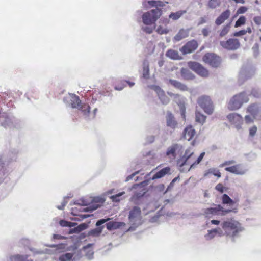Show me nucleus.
I'll return each instance as SVG.
<instances>
[{
  "label": "nucleus",
  "mask_w": 261,
  "mask_h": 261,
  "mask_svg": "<svg viewBox=\"0 0 261 261\" xmlns=\"http://www.w3.org/2000/svg\"><path fill=\"white\" fill-rule=\"evenodd\" d=\"M205 152H202L197 159L193 161L194 152L192 151L191 149H187L186 150L184 155L178 159L177 164L180 167L184 165H190V168L188 169V171H189L191 169L194 168L195 165L198 164L202 161Z\"/></svg>",
  "instance_id": "nucleus-1"
},
{
  "label": "nucleus",
  "mask_w": 261,
  "mask_h": 261,
  "mask_svg": "<svg viewBox=\"0 0 261 261\" xmlns=\"http://www.w3.org/2000/svg\"><path fill=\"white\" fill-rule=\"evenodd\" d=\"M222 228L227 236L234 237L242 230L241 224L237 221L229 219L222 223Z\"/></svg>",
  "instance_id": "nucleus-2"
},
{
  "label": "nucleus",
  "mask_w": 261,
  "mask_h": 261,
  "mask_svg": "<svg viewBox=\"0 0 261 261\" xmlns=\"http://www.w3.org/2000/svg\"><path fill=\"white\" fill-rule=\"evenodd\" d=\"M249 101L248 96L244 92L235 95L229 101L228 108L230 110H236L241 107L244 103Z\"/></svg>",
  "instance_id": "nucleus-3"
},
{
  "label": "nucleus",
  "mask_w": 261,
  "mask_h": 261,
  "mask_svg": "<svg viewBox=\"0 0 261 261\" xmlns=\"http://www.w3.org/2000/svg\"><path fill=\"white\" fill-rule=\"evenodd\" d=\"M161 15L162 11L160 9L158 8L152 9L142 15V21L147 25L155 24V22Z\"/></svg>",
  "instance_id": "nucleus-4"
},
{
  "label": "nucleus",
  "mask_w": 261,
  "mask_h": 261,
  "mask_svg": "<svg viewBox=\"0 0 261 261\" xmlns=\"http://www.w3.org/2000/svg\"><path fill=\"white\" fill-rule=\"evenodd\" d=\"M199 106L208 115H211L214 111V105L210 97L201 96L197 99Z\"/></svg>",
  "instance_id": "nucleus-5"
},
{
  "label": "nucleus",
  "mask_w": 261,
  "mask_h": 261,
  "mask_svg": "<svg viewBox=\"0 0 261 261\" xmlns=\"http://www.w3.org/2000/svg\"><path fill=\"white\" fill-rule=\"evenodd\" d=\"M188 66L190 69L201 77H207L209 75L208 70L198 62L189 61L188 62Z\"/></svg>",
  "instance_id": "nucleus-6"
},
{
  "label": "nucleus",
  "mask_w": 261,
  "mask_h": 261,
  "mask_svg": "<svg viewBox=\"0 0 261 261\" xmlns=\"http://www.w3.org/2000/svg\"><path fill=\"white\" fill-rule=\"evenodd\" d=\"M232 211L230 209L225 210L221 205H215L214 207H210L205 209L203 215L205 217H211L216 215H225Z\"/></svg>",
  "instance_id": "nucleus-7"
},
{
  "label": "nucleus",
  "mask_w": 261,
  "mask_h": 261,
  "mask_svg": "<svg viewBox=\"0 0 261 261\" xmlns=\"http://www.w3.org/2000/svg\"><path fill=\"white\" fill-rule=\"evenodd\" d=\"M87 205V202L85 201H82L81 205H79L78 207H75L72 208V214L74 216H79V218H78L79 220H82L85 218H88L89 215H83L82 214H79L77 213V211L79 210L80 212H92L93 210H95L97 207H91V206L84 207L83 206Z\"/></svg>",
  "instance_id": "nucleus-8"
},
{
  "label": "nucleus",
  "mask_w": 261,
  "mask_h": 261,
  "mask_svg": "<svg viewBox=\"0 0 261 261\" xmlns=\"http://www.w3.org/2000/svg\"><path fill=\"white\" fill-rule=\"evenodd\" d=\"M204 62L213 67H218L221 64L220 58L213 53H206L202 58Z\"/></svg>",
  "instance_id": "nucleus-9"
},
{
  "label": "nucleus",
  "mask_w": 261,
  "mask_h": 261,
  "mask_svg": "<svg viewBox=\"0 0 261 261\" xmlns=\"http://www.w3.org/2000/svg\"><path fill=\"white\" fill-rule=\"evenodd\" d=\"M220 45L226 49L234 50L239 48L240 43L238 39L230 38L227 41H221Z\"/></svg>",
  "instance_id": "nucleus-10"
},
{
  "label": "nucleus",
  "mask_w": 261,
  "mask_h": 261,
  "mask_svg": "<svg viewBox=\"0 0 261 261\" xmlns=\"http://www.w3.org/2000/svg\"><path fill=\"white\" fill-rule=\"evenodd\" d=\"M198 44L197 41L194 39L188 41L179 50L183 55L190 54L194 51L198 47Z\"/></svg>",
  "instance_id": "nucleus-11"
},
{
  "label": "nucleus",
  "mask_w": 261,
  "mask_h": 261,
  "mask_svg": "<svg viewBox=\"0 0 261 261\" xmlns=\"http://www.w3.org/2000/svg\"><path fill=\"white\" fill-rule=\"evenodd\" d=\"M110 219H102L98 220L96 223V226H99L97 228L91 229L88 232V236H92V237H98L100 236L101 233L102 231L104 226H100L102 224L108 221Z\"/></svg>",
  "instance_id": "nucleus-12"
},
{
  "label": "nucleus",
  "mask_w": 261,
  "mask_h": 261,
  "mask_svg": "<svg viewBox=\"0 0 261 261\" xmlns=\"http://www.w3.org/2000/svg\"><path fill=\"white\" fill-rule=\"evenodd\" d=\"M129 221L135 223L141 219V208L138 206H134L130 211L128 216Z\"/></svg>",
  "instance_id": "nucleus-13"
},
{
  "label": "nucleus",
  "mask_w": 261,
  "mask_h": 261,
  "mask_svg": "<svg viewBox=\"0 0 261 261\" xmlns=\"http://www.w3.org/2000/svg\"><path fill=\"white\" fill-rule=\"evenodd\" d=\"M225 171L237 175H243L246 170L241 164H236L225 168Z\"/></svg>",
  "instance_id": "nucleus-14"
},
{
  "label": "nucleus",
  "mask_w": 261,
  "mask_h": 261,
  "mask_svg": "<svg viewBox=\"0 0 261 261\" xmlns=\"http://www.w3.org/2000/svg\"><path fill=\"white\" fill-rule=\"evenodd\" d=\"M196 132L191 125L187 126L182 133L183 137L188 141L192 140Z\"/></svg>",
  "instance_id": "nucleus-15"
},
{
  "label": "nucleus",
  "mask_w": 261,
  "mask_h": 261,
  "mask_svg": "<svg viewBox=\"0 0 261 261\" xmlns=\"http://www.w3.org/2000/svg\"><path fill=\"white\" fill-rule=\"evenodd\" d=\"M230 11L227 9L223 11L216 19L215 24L217 25H220L227 20L230 16Z\"/></svg>",
  "instance_id": "nucleus-16"
},
{
  "label": "nucleus",
  "mask_w": 261,
  "mask_h": 261,
  "mask_svg": "<svg viewBox=\"0 0 261 261\" xmlns=\"http://www.w3.org/2000/svg\"><path fill=\"white\" fill-rule=\"evenodd\" d=\"M145 193V191H144V190L139 192H136L131 197L130 201L135 204H139L140 203V200L144 195Z\"/></svg>",
  "instance_id": "nucleus-17"
},
{
  "label": "nucleus",
  "mask_w": 261,
  "mask_h": 261,
  "mask_svg": "<svg viewBox=\"0 0 261 261\" xmlns=\"http://www.w3.org/2000/svg\"><path fill=\"white\" fill-rule=\"evenodd\" d=\"M167 125L171 128L174 129L177 125L174 116L171 113H168L166 116Z\"/></svg>",
  "instance_id": "nucleus-18"
},
{
  "label": "nucleus",
  "mask_w": 261,
  "mask_h": 261,
  "mask_svg": "<svg viewBox=\"0 0 261 261\" xmlns=\"http://www.w3.org/2000/svg\"><path fill=\"white\" fill-rule=\"evenodd\" d=\"M227 117L229 121L233 124H240L243 121L242 117L236 113L230 114L227 115Z\"/></svg>",
  "instance_id": "nucleus-19"
},
{
  "label": "nucleus",
  "mask_w": 261,
  "mask_h": 261,
  "mask_svg": "<svg viewBox=\"0 0 261 261\" xmlns=\"http://www.w3.org/2000/svg\"><path fill=\"white\" fill-rule=\"evenodd\" d=\"M189 30L188 29H181L177 34L174 37L173 40L175 41H179L181 40L188 37Z\"/></svg>",
  "instance_id": "nucleus-20"
},
{
  "label": "nucleus",
  "mask_w": 261,
  "mask_h": 261,
  "mask_svg": "<svg viewBox=\"0 0 261 261\" xmlns=\"http://www.w3.org/2000/svg\"><path fill=\"white\" fill-rule=\"evenodd\" d=\"M259 112V107L256 103H252L248 106L247 112L250 113L253 118H255Z\"/></svg>",
  "instance_id": "nucleus-21"
},
{
  "label": "nucleus",
  "mask_w": 261,
  "mask_h": 261,
  "mask_svg": "<svg viewBox=\"0 0 261 261\" xmlns=\"http://www.w3.org/2000/svg\"><path fill=\"white\" fill-rule=\"evenodd\" d=\"M169 82L175 88L181 91H187L188 89L186 85L176 80L170 79L169 80Z\"/></svg>",
  "instance_id": "nucleus-22"
},
{
  "label": "nucleus",
  "mask_w": 261,
  "mask_h": 261,
  "mask_svg": "<svg viewBox=\"0 0 261 261\" xmlns=\"http://www.w3.org/2000/svg\"><path fill=\"white\" fill-rule=\"evenodd\" d=\"M178 147V145L176 144L168 147L166 152V155L170 158L174 159L176 156V151Z\"/></svg>",
  "instance_id": "nucleus-23"
},
{
  "label": "nucleus",
  "mask_w": 261,
  "mask_h": 261,
  "mask_svg": "<svg viewBox=\"0 0 261 261\" xmlns=\"http://www.w3.org/2000/svg\"><path fill=\"white\" fill-rule=\"evenodd\" d=\"M156 92L163 104L166 105L169 102V98L165 95V92L161 88H158L156 89Z\"/></svg>",
  "instance_id": "nucleus-24"
},
{
  "label": "nucleus",
  "mask_w": 261,
  "mask_h": 261,
  "mask_svg": "<svg viewBox=\"0 0 261 261\" xmlns=\"http://www.w3.org/2000/svg\"><path fill=\"white\" fill-rule=\"evenodd\" d=\"M181 75L185 80H193L195 78V75L188 69L182 68L180 70Z\"/></svg>",
  "instance_id": "nucleus-25"
},
{
  "label": "nucleus",
  "mask_w": 261,
  "mask_h": 261,
  "mask_svg": "<svg viewBox=\"0 0 261 261\" xmlns=\"http://www.w3.org/2000/svg\"><path fill=\"white\" fill-rule=\"evenodd\" d=\"M170 171V168L169 167H167L165 168H163L158 172H156L153 176L152 179H158L160 178L163 176H164L165 175L169 173Z\"/></svg>",
  "instance_id": "nucleus-26"
},
{
  "label": "nucleus",
  "mask_w": 261,
  "mask_h": 261,
  "mask_svg": "<svg viewBox=\"0 0 261 261\" xmlns=\"http://www.w3.org/2000/svg\"><path fill=\"white\" fill-rule=\"evenodd\" d=\"M28 255L16 254L10 257L11 261H33L32 259H29Z\"/></svg>",
  "instance_id": "nucleus-27"
},
{
  "label": "nucleus",
  "mask_w": 261,
  "mask_h": 261,
  "mask_svg": "<svg viewBox=\"0 0 261 261\" xmlns=\"http://www.w3.org/2000/svg\"><path fill=\"white\" fill-rule=\"evenodd\" d=\"M216 233H219L220 236H221L222 234V231L220 228H215L212 230H210L208 231L207 234L205 236V237L207 240L212 239L215 237Z\"/></svg>",
  "instance_id": "nucleus-28"
},
{
  "label": "nucleus",
  "mask_w": 261,
  "mask_h": 261,
  "mask_svg": "<svg viewBox=\"0 0 261 261\" xmlns=\"http://www.w3.org/2000/svg\"><path fill=\"white\" fill-rule=\"evenodd\" d=\"M186 13V10H180L176 12H172L169 16V18L173 20H177Z\"/></svg>",
  "instance_id": "nucleus-29"
},
{
  "label": "nucleus",
  "mask_w": 261,
  "mask_h": 261,
  "mask_svg": "<svg viewBox=\"0 0 261 261\" xmlns=\"http://www.w3.org/2000/svg\"><path fill=\"white\" fill-rule=\"evenodd\" d=\"M166 56L173 60L180 59V56L177 51L173 49H169L166 52Z\"/></svg>",
  "instance_id": "nucleus-30"
},
{
  "label": "nucleus",
  "mask_w": 261,
  "mask_h": 261,
  "mask_svg": "<svg viewBox=\"0 0 261 261\" xmlns=\"http://www.w3.org/2000/svg\"><path fill=\"white\" fill-rule=\"evenodd\" d=\"M206 117L201 112L196 111L195 112V120L197 122L203 124L205 122Z\"/></svg>",
  "instance_id": "nucleus-31"
},
{
  "label": "nucleus",
  "mask_w": 261,
  "mask_h": 261,
  "mask_svg": "<svg viewBox=\"0 0 261 261\" xmlns=\"http://www.w3.org/2000/svg\"><path fill=\"white\" fill-rule=\"evenodd\" d=\"M106 225L107 228L109 230L111 231L119 228V227L121 226V223L115 221H110L107 223Z\"/></svg>",
  "instance_id": "nucleus-32"
},
{
  "label": "nucleus",
  "mask_w": 261,
  "mask_h": 261,
  "mask_svg": "<svg viewBox=\"0 0 261 261\" xmlns=\"http://www.w3.org/2000/svg\"><path fill=\"white\" fill-rule=\"evenodd\" d=\"M222 201L223 204H228L229 205H232L235 203L234 201L226 194H224L222 195Z\"/></svg>",
  "instance_id": "nucleus-33"
},
{
  "label": "nucleus",
  "mask_w": 261,
  "mask_h": 261,
  "mask_svg": "<svg viewBox=\"0 0 261 261\" xmlns=\"http://www.w3.org/2000/svg\"><path fill=\"white\" fill-rule=\"evenodd\" d=\"M70 104L72 108H79L81 105V100L79 97L74 96L71 97Z\"/></svg>",
  "instance_id": "nucleus-34"
},
{
  "label": "nucleus",
  "mask_w": 261,
  "mask_h": 261,
  "mask_svg": "<svg viewBox=\"0 0 261 261\" xmlns=\"http://www.w3.org/2000/svg\"><path fill=\"white\" fill-rule=\"evenodd\" d=\"M73 254L71 253H66L60 256V261H70L72 259Z\"/></svg>",
  "instance_id": "nucleus-35"
},
{
  "label": "nucleus",
  "mask_w": 261,
  "mask_h": 261,
  "mask_svg": "<svg viewBox=\"0 0 261 261\" xmlns=\"http://www.w3.org/2000/svg\"><path fill=\"white\" fill-rule=\"evenodd\" d=\"M230 28V23H228L224 25L220 32V36L222 37L225 36L229 31Z\"/></svg>",
  "instance_id": "nucleus-36"
},
{
  "label": "nucleus",
  "mask_w": 261,
  "mask_h": 261,
  "mask_svg": "<svg viewBox=\"0 0 261 261\" xmlns=\"http://www.w3.org/2000/svg\"><path fill=\"white\" fill-rule=\"evenodd\" d=\"M220 5V0H209L207 6L211 9H215Z\"/></svg>",
  "instance_id": "nucleus-37"
},
{
  "label": "nucleus",
  "mask_w": 261,
  "mask_h": 261,
  "mask_svg": "<svg viewBox=\"0 0 261 261\" xmlns=\"http://www.w3.org/2000/svg\"><path fill=\"white\" fill-rule=\"evenodd\" d=\"M60 225L62 227H71L74 226L76 223L67 221L64 220H61L59 222Z\"/></svg>",
  "instance_id": "nucleus-38"
},
{
  "label": "nucleus",
  "mask_w": 261,
  "mask_h": 261,
  "mask_svg": "<svg viewBox=\"0 0 261 261\" xmlns=\"http://www.w3.org/2000/svg\"><path fill=\"white\" fill-rule=\"evenodd\" d=\"M143 75L144 78H147L149 74V67L147 62H144L143 63Z\"/></svg>",
  "instance_id": "nucleus-39"
},
{
  "label": "nucleus",
  "mask_w": 261,
  "mask_h": 261,
  "mask_svg": "<svg viewBox=\"0 0 261 261\" xmlns=\"http://www.w3.org/2000/svg\"><path fill=\"white\" fill-rule=\"evenodd\" d=\"M246 22V18L244 16H241L239 17V18L237 20V21L235 23L234 27L236 28H237L238 27H240L242 25H243Z\"/></svg>",
  "instance_id": "nucleus-40"
},
{
  "label": "nucleus",
  "mask_w": 261,
  "mask_h": 261,
  "mask_svg": "<svg viewBox=\"0 0 261 261\" xmlns=\"http://www.w3.org/2000/svg\"><path fill=\"white\" fill-rule=\"evenodd\" d=\"M156 32L160 35L166 34L168 33L169 30L166 28L160 25L157 28Z\"/></svg>",
  "instance_id": "nucleus-41"
},
{
  "label": "nucleus",
  "mask_w": 261,
  "mask_h": 261,
  "mask_svg": "<svg viewBox=\"0 0 261 261\" xmlns=\"http://www.w3.org/2000/svg\"><path fill=\"white\" fill-rule=\"evenodd\" d=\"M80 109H81L83 114L85 115H87L89 114L90 111V107L89 105L84 104V105L80 107Z\"/></svg>",
  "instance_id": "nucleus-42"
},
{
  "label": "nucleus",
  "mask_w": 261,
  "mask_h": 261,
  "mask_svg": "<svg viewBox=\"0 0 261 261\" xmlns=\"http://www.w3.org/2000/svg\"><path fill=\"white\" fill-rule=\"evenodd\" d=\"M155 29V25H154L152 27L145 26L142 28V30L147 34H151L153 32V31Z\"/></svg>",
  "instance_id": "nucleus-43"
},
{
  "label": "nucleus",
  "mask_w": 261,
  "mask_h": 261,
  "mask_svg": "<svg viewBox=\"0 0 261 261\" xmlns=\"http://www.w3.org/2000/svg\"><path fill=\"white\" fill-rule=\"evenodd\" d=\"M124 193V192L119 193L117 194L112 195L111 197V199L114 202H119L120 201L119 197Z\"/></svg>",
  "instance_id": "nucleus-44"
},
{
  "label": "nucleus",
  "mask_w": 261,
  "mask_h": 261,
  "mask_svg": "<svg viewBox=\"0 0 261 261\" xmlns=\"http://www.w3.org/2000/svg\"><path fill=\"white\" fill-rule=\"evenodd\" d=\"M125 86V81H121L118 85H116L115 87V90H121L123 89V88Z\"/></svg>",
  "instance_id": "nucleus-45"
},
{
  "label": "nucleus",
  "mask_w": 261,
  "mask_h": 261,
  "mask_svg": "<svg viewBox=\"0 0 261 261\" xmlns=\"http://www.w3.org/2000/svg\"><path fill=\"white\" fill-rule=\"evenodd\" d=\"M248 10V8L245 6H241L237 11V14H241L245 13Z\"/></svg>",
  "instance_id": "nucleus-46"
},
{
  "label": "nucleus",
  "mask_w": 261,
  "mask_h": 261,
  "mask_svg": "<svg viewBox=\"0 0 261 261\" xmlns=\"http://www.w3.org/2000/svg\"><path fill=\"white\" fill-rule=\"evenodd\" d=\"M257 127L255 125L253 126L249 129V135L251 137H253L256 134L257 132Z\"/></svg>",
  "instance_id": "nucleus-47"
},
{
  "label": "nucleus",
  "mask_w": 261,
  "mask_h": 261,
  "mask_svg": "<svg viewBox=\"0 0 261 261\" xmlns=\"http://www.w3.org/2000/svg\"><path fill=\"white\" fill-rule=\"evenodd\" d=\"M209 172L218 178H220L221 176V173L218 170L213 169L210 170Z\"/></svg>",
  "instance_id": "nucleus-48"
},
{
  "label": "nucleus",
  "mask_w": 261,
  "mask_h": 261,
  "mask_svg": "<svg viewBox=\"0 0 261 261\" xmlns=\"http://www.w3.org/2000/svg\"><path fill=\"white\" fill-rule=\"evenodd\" d=\"M254 118H253V117H251L249 115H246L245 116V121L246 123L249 124L253 122Z\"/></svg>",
  "instance_id": "nucleus-49"
},
{
  "label": "nucleus",
  "mask_w": 261,
  "mask_h": 261,
  "mask_svg": "<svg viewBox=\"0 0 261 261\" xmlns=\"http://www.w3.org/2000/svg\"><path fill=\"white\" fill-rule=\"evenodd\" d=\"M234 163H235V161H234V160L226 161L224 162V163H223L222 164H221L220 165V167H223L225 166L230 165L234 164Z\"/></svg>",
  "instance_id": "nucleus-50"
},
{
  "label": "nucleus",
  "mask_w": 261,
  "mask_h": 261,
  "mask_svg": "<svg viewBox=\"0 0 261 261\" xmlns=\"http://www.w3.org/2000/svg\"><path fill=\"white\" fill-rule=\"evenodd\" d=\"M224 187L223 185L221 183L217 184L215 187V189L221 193H223L224 192Z\"/></svg>",
  "instance_id": "nucleus-51"
},
{
  "label": "nucleus",
  "mask_w": 261,
  "mask_h": 261,
  "mask_svg": "<svg viewBox=\"0 0 261 261\" xmlns=\"http://www.w3.org/2000/svg\"><path fill=\"white\" fill-rule=\"evenodd\" d=\"M254 22L257 25L261 24V16H255L253 18Z\"/></svg>",
  "instance_id": "nucleus-52"
},
{
  "label": "nucleus",
  "mask_w": 261,
  "mask_h": 261,
  "mask_svg": "<svg viewBox=\"0 0 261 261\" xmlns=\"http://www.w3.org/2000/svg\"><path fill=\"white\" fill-rule=\"evenodd\" d=\"M157 3H161V1H153V0L148 1V4L152 7L156 6Z\"/></svg>",
  "instance_id": "nucleus-53"
},
{
  "label": "nucleus",
  "mask_w": 261,
  "mask_h": 261,
  "mask_svg": "<svg viewBox=\"0 0 261 261\" xmlns=\"http://www.w3.org/2000/svg\"><path fill=\"white\" fill-rule=\"evenodd\" d=\"M86 227H87V226L84 223L81 224L79 226H77V228H78V229H79V231L80 232L81 231H82V230L85 229L86 228Z\"/></svg>",
  "instance_id": "nucleus-54"
},
{
  "label": "nucleus",
  "mask_w": 261,
  "mask_h": 261,
  "mask_svg": "<svg viewBox=\"0 0 261 261\" xmlns=\"http://www.w3.org/2000/svg\"><path fill=\"white\" fill-rule=\"evenodd\" d=\"M86 227H87V226L84 223L81 224L79 226H77V228H78V229H79V231L80 232L81 231H82V230L85 229L86 228Z\"/></svg>",
  "instance_id": "nucleus-55"
},
{
  "label": "nucleus",
  "mask_w": 261,
  "mask_h": 261,
  "mask_svg": "<svg viewBox=\"0 0 261 261\" xmlns=\"http://www.w3.org/2000/svg\"><path fill=\"white\" fill-rule=\"evenodd\" d=\"M246 33V31L245 30H241L237 32H236L234 35L236 36H241L245 35Z\"/></svg>",
  "instance_id": "nucleus-56"
},
{
  "label": "nucleus",
  "mask_w": 261,
  "mask_h": 261,
  "mask_svg": "<svg viewBox=\"0 0 261 261\" xmlns=\"http://www.w3.org/2000/svg\"><path fill=\"white\" fill-rule=\"evenodd\" d=\"M53 238L54 239L61 240L64 239L65 237L60 234H54L53 235Z\"/></svg>",
  "instance_id": "nucleus-57"
},
{
  "label": "nucleus",
  "mask_w": 261,
  "mask_h": 261,
  "mask_svg": "<svg viewBox=\"0 0 261 261\" xmlns=\"http://www.w3.org/2000/svg\"><path fill=\"white\" fill-rule=\"evenodd\" d=\"M169 20L168 18H164L163 19H161L160 20V22H161L163 24H164L165 25H167L169 23Z\"/></svg>",
  "instance_id": "nucleus-58"
},
{
  "label": "nucleus",
  "mask_w": 261,
  "mask_h": 261,
  "mask_svg": "<svg viewBox=\"0 0 261 261\" xmlns=\"http://www.w3.org/2000/svg\"><path fill=\"white\" fill-rule=\"evenodd\" d=\"M79 231L77 228V226L73 228V229H71L69 231V234L74 233H79Z\"/></svg>",
  "instance_id": "nucleus-59"
},
{
  "label": "nucleus",
  "mask_w": 261,
  "mask_h": 261,
  "mask_svg": "<svg viewBox=\"0 0 261 261\" xmlns=\"http://www.w3.org/2000/svg\"><path fill=\"white\" fill-rule=\"evenodd\" d=\"M211 222L212 224L218 225L220 223V221L217 220H211Z\"/></svg>",
  "instance_id": "nucleus-60"
},
{
  "label": "nucleus",
  "mask_w": 261,
  "mask_h": 261,
  "mask_svg": "<svg viewBox=\"0 0 261 261\" xmlns=\"http://www.w3.org/2000/svg\"><path fill=\"white\" fill-rule=\"evenodd\" d=\"M202 32L204 36H206L208 35V30L206 29H203Z\"/></svg>",
  "instance_id": "nucleus-61"
},
{
  "label": "nucleus",
  "mask_w": 261,
  "mask_h": 261,
  "mask_svg": "<svg viewBox=\"0 0 261 261\" xmlns=\"http://www.w3.org/2000/svg\"><path fill=\"white\" fill-rule=\"evenodd\" d=\"M138 173V172H136L135 173H133L132 175L128 176L126 178V180H129L130 179L132 178Z\"/></svg>",
  "instance_id": "nucleus-62"
},
{
  "label": "nucleus",
  "mask_w": 261,
  "mask_h": 261,
  "mask_svg": "<svg viewBox=\"0 0 261 261\" xmlns=\"http://www.w3.org/2000/svg\"><path fill=\"white\" fill-rule=\"evenodd\" d=\"M125 83H127L129 85L130 87L134 86L135 84V83L134 82H128V81H125Z\"/></svg>",
  "instance_id": "nucleus-63"
},
{
  "label": "nucleus",
  "mask_w": 261,
  "mask_h": 261,
  "mask_svg": "<svg viewBox=\"0 0 261 261\" xmlns=\"http://www.w3.org/2000/svg\"><path fill=\"white\" fill-rule=\"evenodd\" d=\"M179 177L178 176V177H176L175 178H174L172 181V183H174L175 182V181H176L177 180H179Z\"/></svg>",
  "instance_id": "nucleus-64"
}]
</instances>
